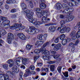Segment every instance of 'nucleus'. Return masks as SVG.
<instances>
[{
	"label": "nucleus",
	"instance_id": "49",
	"mask_svg": "<svg viewBox=\"0 0 80 80\" xmlns=\"http://www.w3.org/2000/svg\"><path fill=\"white\" fill-rule=\"evenodd\" d=\"M1 19H2V21H5L7 20V18L5 17H2L1 18Z\"/></svg>",
	"mask_w": 80,
	"mask_h": 80
},
{
	"label": "nucleus",
	"instance_id": "35",
	"mask_svg": "<svg viewBox=\"0 0 80 80\" xmlns=\"http://www.w3.org/2000/svg\"><path fill=\"white\" fill-rule=\"evenodd\" d=\"M65 38V35L64 34L60 35V36H59V39L61 40H62L63 39Z\"/></svg>",
	"mask_w": 80,
	"mask_h": 80
},
{
	"label": "nucleus",
	"instance_id": "18",
	"mask_svg": "<svg viewBox=\"0 0 80 80\" xmlns=\"http://www.w3.org/2000/svg\"><path fill=\"white\" fill-rule=\"evenodd\" d=\"M29 73H30V70L29 69H26L25 70V73H24V75H23V77H26L28 76L29 75Z\"/></svg>",
	"mask_w": 80,
	"mask_h": 80
},
{
	"label": "nucleus",
	"instance_id": "19",
	"mask_svg": "<svg viewBox=\"0 0 80 80\" xmlns=\"http://www.w3.org/2000/svg\"><path fill=\"white\" fill-rule=\"evenodd\" d=\"M33 24V25H36L37 26H39L40 25L42 24V23L40 21H36V22H30Z\"/></svg>",
	"mask_w": 80,
	"mask_h": 80
},
{
	"label": "nucleus",
	"instance_id": "10",
	"mask_svg": "<svg viewBox=\"0 0 80 80\" xmlns=\"http://www.w3.org/2000/svg\"><path fill=\"white\" fill-rule=\"evenodd\" d=\"M23 11L26 13V17L27 18H32V15H33V12H30L29 10L28 9Z\"/></svg>",
	"mask_w": 80,
	"mask_h": 80
},
{
	"label": "nucleus",
	"instance_id": "60",
	"mask_svg": "<svg viewBox=\"0 0 80 80\" xmlns=\"http://www.w3.org/2000/svg\"><path fill=\"white\" fill-rule=\"evenodd\" d=\"M46 27H48L52 25V23H49L48 24H46L44 25Z\"/></svg>",
	"mask_w": 80,
	"mask_h": 80
},
{
	"label": "nucleus",
	"instance_id": "27",
	"mask_svg": "<svg viewBox=\"0 0 80 80\" xmlns=\"http://www.w3.org/2000/svg\"><path fill=\"white\" fill-rule=\"evenodd\" d=\"M6 2H7L8 4H10L15 3V2H16V1H15V0H7Z\"/></svg>",
	"mask_w": 80,
	"mask_h": 80
},
{
	"label": "nucleus",
	"instance_id": "58",
	"mask_svg": "<svg viewBox=\"0 0 80 80\" xmlns=\"http://www.w3.org/2000/svg\"><path fill=\"white\" fill-rule=\"evenodd\" d=\"M38 51H48L47 50H45V48H41L40 49H39V50H38Z\"/></svg>",
	"mask_w": 80,
	"mask_h": 80
},
{
	"label": "nucleus",
	"instance_id": "22",
	"mask_svg": "<svg viewBox=\"0 0 80 80\" xmlns=\"http://www.w3.org/2000/svg\"><path fill=\"white\" fill-rule=\"evenodd\" d=\"M55 68V66L54 64H53L50 65L49 67V70L52 72H54V69Z\"/></svg>",
	"mask_w": 80,
	"mask_h": 80
},
{
	"label": "nucleus",
	"instance_id": "43",
	"mask_svg": "<svg viewBox=\"0 0 80 80\" xmlns=\"http://www.w3.org/2000/svg\"><path fill=\"white\" fill-rule=\"evenodd\" d=\"M29 6H30L31 8H33V4H32V1H29Z\"/></svg>",
	"mask_w": 80,
	"mask_h": 80
},
{
	"label": "nucleus",
	"instance_id": "28",
	"mask_svg": "<svg viewBox=\"0 0 80 80\" xmlns=\"http://www.w3.org/2000/svg\"><path fill=\"white\" fill-rule=\"evenodd\" d=\"M28 21L30 22H38L37 21V19H32V17H28Z\"/></svg>",
	"mask_w": 80,
	"mask_h": 80
},
{
	"label": "nucleus",
	"instance_id": "17",
	"mask_svg": "<svg viewBox=\"0 0 80 80\" xmlns=\"http://www.w3.org/2000/svg\"><path fill=\"white\" fill-rule=\"evenodd\" d=\"M27 32H29L30 33H32V34H34L38 33V32H39V30L38 29H36L35 30H28V31H27Z\"/></svg>",
	"mask_w": 80,
	"mask_h": 80
},
{
	"label": "nucleus",
	"instance_id": "46",
	"mask_svg": "<svg viewBox=\"0 0 80 80\" xmlns=\"http://www.w3.org/2000/svg\"><path fill=\"white\" fill-rule=\"evenodd\" d=\"M59 57V54H56L55 55H54V56H53V58L54 59H56Z\"/></svg>",
	"mask_w": 80,
	"mask_h": 80
},
{
	"label": "nucleus",
	"instance_id": "38",
	"mask_svg": "<svg viewBox=\"0 0 80 80\" xmlns=\"http://www.w3.org/2000/svg\"><path fill=\"white\" fill-rule=\"evenodd\" d=\"M42 71H44L46 72H48V68H42Z\"/></svg>",
	"mask_w": 80,
	"mask_h": 80
},
{
	"label": "nucleus",
	"instance_id": "56",
	"mask_svg": "<svg viewBox=\"0 0 80 80\" xmlns=\"http://www.w3.org/2000/svg\"><path fill=\"white\" fill-rule=\"evenodd\" d=\"M17 14H14L12 15V18H17Z\"/></svg>",
	"mask_w": 80,
	"mask_h": 80
},
{
	"label": "nucleus",
	"instance_id": "55",
	"mask_svg": "<svg viewBox=\"0 0 80 80\" xmlns=\"http://www.w3.org/2000/svg\"><path fill=\"white\" fill-rule=\"evenodd\" d=\"M43 59H44L45 60H48V57L46 56H43Z\"/></svg>",
	"mask_w": 80,
	"mask_h": 80
},
{
	"label": "nucleus",
	"instance_id": "50",
	"mask_svg": "<svg viewBox=\"0 0 80 80\" xmlns=\"http://www.w3.org/2000/svg\"><path fill=\"white\" fill-rule=\"evenodd\" d=\"M29 69H30L32 70H34V66L33 65L30 66V67H29Z\"/></svg>",
	"mask_w": 80,
	"mask_h": 80
},
{
	"label": "nucleus",
	"instance_id": "15",
	"mask_svg": "<svg viewBox=\"0 0 80 80\" xmlns=\"http://www.w3.org/2000/svg\"><path fill=\"white\" fill-rule=\"evenodd\" d=\"M74 18V17L73 16L69 15L67 16V19H66V22H68L73 20V18Z\"/></svg>",
	"mask_w": 80,
	"mask_h": 80
},
{
	"label": "nucleus",
	"instance_id": "16",
	"mask_svg": "<svg viewBox=\"0 0 80 80\" xmlns=\"http://www.w3.org/2000/svg\"><path fill=\"white\" fill-rule=\"evenodd\" d=\"M24 59H27L26 58H22L21 57H19L18 58H16L13 59V60L15 62H18V63H20V60H23Z\"/></svg>",
	"mask_w": 80,
	"mask_h": 80
},
{
	"label": "nucleus",
	"instance_id": "57",
	"mask_svg": "<svg viewBox=\"0 0 80 80\" xmlns=\"http://www.w3.org/2000/svg\"><path fill=\"white\" fill-rule=\"evenodd\" d=\"M60 23L61 24L63 25L65 23V21L63 20H62L60 21Z\"/></svg>",
	"mask_w": 80,
	"mask_h": 80
},
{
	"label": "nucleus",
	"instance_id": "44",
	"mask_svg": "<svg viewBox=\"0 0 80 80\" xmlns=\"http://www.w3.org/2000/svg\"><path fill=\"white\" fill-rule=\"evenodd\" d=\"M19 76H20L19 80H22V72H20L19 73Z\"/></svg>",
	"mask_w": 80,
	"mask_h": 80
},
{
	"label": "nucleus",
	"instance_id": "9",
	"mask_svg": "<svg viewBox=\"0 0 80 80\" xmlns=\"http://www.w3.org/2000/svg\"><path fill=\"white\" fill-rule=\"evenodd\" d=\"M14 38V36H13V35L11 33H9L8 34V43H11L12 40Z\"/></svg>",
	"mask_w": 80,
	"mask_h": 80
},
{
	"label": "nucleus",
	"instance_id": "47",
	"mask_svg": "<svg viewBox=\"0 0 80 80\" xmlns=\"http://www.w3.org/2000/svg\"><path fill=\"white\" fill-rule=\"evenodd\" d=\"M35 11L37 12H41V10H40L39 8H37L35 9Z\"/></svg>",
	"mask_w": 80,
	"mask_h": 80
},
{
	"label": "nucleus",
	"instance_id": "2",
	"mask_svg": "<svg viewBox=\"0 0 80 80\" xmlns=\"http://www.w3.org/2000/svg\"><path fill=\"white\" fill-rule=\"evenodd\" d=\"M69 36L72 38L73 40H75L76 38H79L80 37V31L78 32L77 33H76L75 31H73L69 34Z\"/></svg>",
	"mask_w": 80,
	"mask_h": 80
},
{
	"label": "nucleus",
	"instance_id": "31",
	"mask_svg": "<svg viewBox=\"0 0 80 80\" xmlns=\"http://www.w3.org/2000/svg\"><path fill=\"white\" fill-rule=\"evenodd\" d=\"M8 65L7 64L2 65V68L6 70H8Z\"/></svg>",
	"mask_w": 80,
	"mask_h": 80
},
{
	"label": "nucleus",
	"instance_id": "23",
	"mask_svg": "<svg viewBox=\"0 0 80 80\" xmlns=\"http://www.w3.org/2000/svg\"><path fill=\"white\" fill-rule=\"evenodd\" d=\"M62 6V4L59 3H56V8L57 10H59L60 9H61V6Z\"/></svg>",
	"mask_w": 80,
	"mask_h": 80
},
{
	"label": "nucleus",
	"instance_id": "42",
	"mask_svg": "<svg viewBox=\"0 0 80 80\" xmlns=\"http://www.w3.org/2000/svg\"><path fill=\"white\" fill-rule=\"evenodd\" d=\"M29 28L30 29V31H34L36 30H38L35 28L33 26H31L30 28Z\"/></svg>",
	"mask_w": 80,
	"mask_h": 80
},
{
	"label": "nucleus",
	"instance_id": "25",
	"mask_svg": "<svg viewBox=\"0 0 80 80\" xmlns=\"http://www.w3.org/2000/svg\"><path fill=\"white\" fill-rule=\"evenodd\" d=\"M21 7H22V10H23V11H25V10H28V9H26V4H25V3H21Z\"/></svg>",
	"mask_w": 80,
	"mask_h": 80
},
{
	"label": "nucleus",
	"instance_id": "62",
	"mask_svg": "<svg viewBox=\"0 0 80 80\" xmlns=\"http://www.w3.org/2000/svg\"><path fill=\"white\" fill-rule=\"evenodd\" d=\"M2 32H6V31L4 29H0V33Z\"/></svg>",
	"mask_w": 80,
	"mask_h": 80
},
{
	"label": "nucleus",
	"instance_id": "11",
	"mask_svg": "<svg viewBox=\"0 0 80 80\" xmlns=\"http://www.w3.org/2000/svg\"><path fill=\"white\" fill-rule=\"evenodd\" d=\"M17 36L18 37H19L20 39L23 40H26V37H25V36L23 35V34H22V33H20L18 34H17Z\"/></svg>",
	"mask_w": 80,
	"mask_h": 80
},
{
	"label": "nucleus",
	"instance_id": "36",
	"mask_svg": "<svg viewBox=\"0 0 80 80\" xmlns=\"http://www.w3.org/2000/svg\"><path fill=\"white\" fill-rule=\"evenodd\" d=\"M39 57V56H35L33 57V62H34V63L36 62V61H37V60L38 58Z\"/></svg>",
	"mask_w": 80,
	"mask_h": 80
},
{
	"label": "nucleus",
	"instance_id": "30",
	"mask_svg": "<svg viewBox=\"0 0 80 80\" xmlns=\"http://www.w3.org/2000/svg\"><path fill=\"white\" fill-rule=\"evenodd\" d=\"M32 48V45H30V44L27 45L26 46V49H27V50H31V49Z\"/></svg>",
	"mask_w": 80,
	"mask_h": 80
},
{
	"label": "nucleus",
	"instance_id": "39",
	"mask_svg": "<svg viewBox=\"0 0 80 80\" xmlns=\"http://www.w3.org/2000/svg\"><path fill=\"white\" fill-rule=\"evenodd\" d=\"M63 73V75H64V77H68V72H62Z\"/></svg>",
	"mask_w": 80,
	"mask_h": 80
},
{
	"label": "nucleus",
	"instance_id": "63",
	"mask_svg": "<svg viewBox=\"0 0 80 80\" xmlns=\"http://www.w3.org/2000/svg\"><path fill=\"white\" fill-rule=\"evenodd\" d=\"M62 79H63V80H68V78L64 77L62 75Z\"/></svg>",
	"mask_w": 80,
	"mask_h": 80
},
{
	"label": "nucleus",
	"instance_id": "14",
	"mask_svg": "<svg viewBox=\"0 0 80 80\" xmlns=\"http://www.w3.org/2000/svg\"><path fill=\"white\" fill-rule=\"evenodd\" d=\"M49 20V18H47V17H43L42 18V22H43V23H47Z\"/></svg>",
	"mask_w": 80,
	"mask_h": 80
},
{
	"label": "nucleus",
	"instance_id": "37",
	"mask_svg": "<svg viewBox=\"0 0 80 80\" xmlns=\"http://www.w3.org/2000/svg\"><path fill=\"white\" fill-rule=\"evenodd\" d=\"M43 14L45 15V16H48L49 12L47 10H46L45 11H43Z\"/></svg>",
	"mask_w": 80,
	"mask_h": 80
},
{
	"label": "nucleus",
	"instance_id": "21",
	"mask_svg": "<svg viewBox=\"0 0 80 80\" xmlns=\"http://www.w3.org/2000/svg\"><path fill=\"white\" fill-rule=\"evenodd\" d=\"M12 71L15 72V73H18V67H17L16 66H14V67H12Z\"/></svg>",
	"mask_w": 80,
	"mask_h": 80
},
{
	"label": "nucleus",
	"instance_id": "3",
	"mask_svg": "<svg viewBox=\"0 0 80 80\" xmlns=\"http://www.w3.org/2000/svg\"><path fill=\"white\" fill-rule=\"evenodd\" d=\"M57 31H59L60 33H62L64 32V31H66V32H68L69 31H70V28L69 27H66L65 26H61L60 28H58L57 29Z\"/></svg>",
	"mask_w": 80,
	"mask_h": 80
},
{
	"label": "nucleus",
	"instance_id": "61",
	"mask_svg": "<svg viewBox=\"0 0 80 80\" xmlns=\"http://www.w3.org/2000/svg\"><path fill=\"white\" fill-rule=\"evenodd\" d=\"M64 18V16L62 14H60L59 15V18L60 19H63Z\"/></svg>",
	"mask_w": 80,
	"mask_h": 80
},
{
	"label": "nucleus",
	"instance_id": "33",
	"mask_svg": "<svg viewBox=\"0 0 80 80\" xmlns=\"http://www.w3.org/2000/svg\"><path fill=\"white\" fill-rule=\"evenodd\" d=\"M36 15L38 18H41L42 17V13L40 12H36Z\"/></svg>",
	"mask_w": 80,
	"mask_h": 80
},
{
	"label": "nucleus",
	"instance_id": "53",
	"mask_svg": "<svg viewBox=\"0 0 80 80\" xmlns=\"http://www.w3.org/2000/svg\"><path fill=\"white\" fill-rule=\"evenodd\" d=\"M62 40V41H66L67 42H69L70 41V38H68L67 39H63V40Z\"/></svg>",
	"mask_w": 80,
	"mask_h": 80
},
{
	"label": "nucleus",
	"instance_id": "40",
	"mask_svg": "<svg viewBox=\"0 0 80 80\" xmlns=\"http://www.w3.org/2000/svg\"><path fill=\"white\" fill-rule=\"evenodd\" d=\"M62 68V67L61 66H59L58 67V68H57V70H58V73L61 72V69Z\"/></svg>",
	"mask_w": 80,
	"mask_h": 80
},
{
	"label": "nucleus",
	"instance_id": "34",
	"mask_svg": "<svg viewBox=\"0 0 80 80\" xmlns=\"http://www.w3.org/2000/svg\"><path fill=\"white\" fill-rule=\"evenodd\" d=\"M50 54L49 52H48V50H45V51H43V54L46 56L49 55Z\"/></svg>",
	"mask_w": 80,
	"mask_h": 80
},
{
	"label": "nucleus",
	"instance_id": "29",
	"mask_svg": "<svg viewBox=\"0 0 80 80\" xmlns=\"http://www.w3.org/2000/svg\"><path fill=\"white\" fill-rule=\"evenodd\" d=\"M40 8L42 9H44L46 8V5L43 3H41L39 5Z\"/></svg>",
	"mask_w": 80,
	"mask_h": 80
},
{
	"label": "nucleus",
	"instance_id": "64",
	"mask_svg": "<svg viewBox=\"0 0 80 80\" xmlns=\"http://www.w3.org/2000/svg\"><path fill=\"white\" fill-rule=\"evenodd\" d=\"M42 65V62L38 63V66L39 67H41Z\"/></svg>",
	"mask_w": 80,
	"mask_h": 80
},
{
	"label": "nucleus",
	"instance_id": "12",
	"mask_svg": "<svg viewBox=\"0 0 80 80\" xmlns=\"http://www.w3.org/2000/svg\"><path fill=\"white\" fill-rule=\"evenodd\" d=\"M46 37H47V34H44V36L42 35H38L37 36V38H38V39L40 40L46 39Z\"/></svg>",
	"mask_w": 80,
	"mask_h": 80
},
{
	"label": "nucleus",
	"instance_id": "4",
	"mask_svg": "<svg viewBox=\"0 0 80 80\" xmlns=\"http://www.w3.org/2000/svg\"><path fill=\"white\" fill-rule=\"evenodd\" d=\"M63 7L65 9H64V11H63V13L64 12L66 13H68L69 12H73L74 10L73 8H68V7L66 4H63Z\"/></svg>",
	"mask_w": 80,
	"mask_h": 80
},
{
	"label": "nucleus",
	"instance_id": "45",
	"mask_svg": "<svg viewBox=\"0 0 80 80\" xmlns=\"http://www.w3.org/2000/svg\"><path fill=\"white\" fill-rule=\"evenodd\" d=\"M16 11L17 10H16V9H12L11 10V11H10V12H11V13H14L16 12Z\"/></svg>",
	"mask_w": 80,
	"mask_h": 80
},
{
	"label": "nucleus",
	"instance_id": "24",
	"mask_svg": "<svg viewBox=\"0 0 80 80\" xmlns=\"http://www.w3.org/2000/svg\"><path fill=\"white\" fill-rule=\"evenodd\" d=\"M22 60V63L24 65L28 63L29 59H24L23 60Z\"/></svg>",
	"mask_w": 80,
	"mask_h": 80
},
{
	"label": "nucleus",
	"instance_id": "8",
	"mask_svg": "<svg viewBox=\"0 0 80 80\" xmlns=\"http://www.w3.org/2000/svg\"><path fill=\"white\" fill-rule=\"evenodd\" d=\"M72 1L71 3H69V6L70 7H73V6H78V4L80 3V0H75V2L73 0H70Z\"/></svg>",
	"mask_w": 80,
	"mask_h": 80
},
{
	"label": "nucleus",
	"instance_id": "5",
	"mask_svg": "<svg viewBox=\"0 0 80 80\" xmlns=\"http://www.w3.org/2000/svg\"><path fill=\"white\" fill-rule=\"evenodd\" d=\"M51 47H53V50L58 51L61 48V44H55L54 43H52L51 45Z\"/></svg>",
	"mask_w": 80,
	"mask_h": 80
},
{
	"label": "nucleus",
	"instance_id": "20",
	"mask_svg": "<svg viewBox=\"0 0 80 80\" xmlns=\"http://www.w3.org/2000/svg\"><path fill=\"white\" fill-rule=\"evenodd\" d=\"M56 29V28L54 26H52L51 27L48 28V31L50 32H54L55 31V30Z\"/></svg>",
	"mask_w": 80,
	"mask_h": 80
},
{
	"label": "nucleus",
	"instance_id": "59",
	"mask_svg": "<svg viewBox=\"0 0 80 80\" xmlns=\"http://www.w3.org/2000/svg\"><path fill=\"white\" fill-rule=\"evenodd\" d=\"M13 46L16 47L17 46H18V43L15 42H13Z\"/></svg>",
	"mask_w": 80,
	"mask_h": 80
},
{
	"label": "nucleus",
	"instance_id": "54",
	"mask_svg": "<svg viewBox=\"0 0 80 80\" xmlns=\"http://www.w3.org/2000/svg\"><path fill=\"white\" fill-rule=\"evenodd\" d=\"M54 42L55 43H58V37L55 38V39L54 40Z\"/></svg>",
	"mask_w": 80,
	"mask_h": 80
},
{
	"label": "nucleus",
	"instance_id": "1",
	"mask_svg": "<svg viewBox=\"0 0 80 80\" xmlns=\"http://www.w3.org/2000/svg\"><path fill=\"white\" fill-rule=\"evenodd\" d=\"M11 28H12V29H15V30L18 31L23 30L25 28V26H22L21 24H18L15 23L13 24L12 26L11 27Z\"/></svg>",
	"mask_w": 80,
	"mask_h": 80
},
{
	"label": "nucleus",
	"instance_id": "32",
	"mask_svg": "<svg viewBox=\"0 0 80 80\" xmlns=\"http://www.w3.org/2000/svg\"><path fill=\"white\" fill-rule=\"evenodd\" d=\"M42 43H43V41H37V43H36V44H35V45H38V46H39L40 45L42 44Z\"/></svg>",
	"mask_w": 80,
	"mask_h": 80
},
{
	"label": "nucleus",
	"instance_id": "26",
	"mask_svg": "<svg viewBox=\"0 0 80 80\" xmlns=\"http://www.w3.org/2000/svg\"><path fill=\"white\" fill-rule=\"evenodd\" d=\"M9 23H10V21L9 20L7 21V24L4 25V27L6 29L9 28L10 27V25H9Z\"/></svg>",
	"mask_w": 80,
	"mask_h": 80
},
{
	"label": "nucleus",
	"instance_id": "6",
	"mask_svg": "<svg viewBox=\"0 0 80 80\" xmlns=\"http://www.w3.org/2000/svg\"><path fill=\"white\" fill-rule=\"evenodd\" d=\"M18 61L16 62L14 61V60H12V59H10L8 60L7 62H6V63L10 64L9 65V67H12L13 66V65H14V63H17V65L18 66Z\"/></svg>",
	"mask_w": 80,
	"mask_h": 80
},
{
	"label": "nucleus",
	"instance_id": "41",
	"mask_svg": "<svg viewBox=\"0 0 80 80\" xmlns=\"http://www.w3.org/2000/svg\"><path fill=\"white\" fill-rule=\"evenodd\" d=\"M69 42L66 41L65 40L62 41V45L63 46L65 45H66V43H67V42Z\"/></svg>",
	"mask_w": 80,
	"mask_h": 80
},
{
	"label": "nucleus",
	"instance_id": "7",
	"mask_svg": "<svg viewBox=\"0 0 80 80\" xmlns=\"http://www.w3.org/2000/svg\"><path fill=\"white\" fill-rule=\"evenodd\" d=\"M0 80H9V77L0 71Z\"/></svg>",
	"mask_w": 80,
	"mask_h": 80
},
{
	"label": "nucleus",
	"instance_id": "13",
	"mask_svg": "<svg viewBox=\"0 0 80 80\" xmlns=\"http://www.w3.org/2000/svg\"><path fill=\"white\" fill-rule=\"evenodd\" d=\"M79 42V40L78 39L76 40V41H75V43H74V44L73 43L70 42V43H69V47H74L73 46H75L76 45H78V43Z\"/></svg>",
	"mask_w": 80,
	"mask_h": 80
},
{
	"label": "nucleus",
	"instance_id": "48",
	"mask_svg": "<svg viewBox=\"0 0 80 80\" xmlns=\"http://www.w3.org/2000/svg\"><path fill=\"white\" fill-rule=\"evenodd\" d=\"M43 51H39L38 49H36L35 50H34V52L35 53H38L40 52H42Z\"/></svg>",
	"mask_w": 80,
	"mask_h": 80
},
{
	"label": "nucleus",
	"instance_id": "51",
	"mask_svg": "<svg viewBox=\"0 0 80 80\" xmlns=\"http://www.w3.org/2000/svg\"><path fill=\"white\" fill-rule=\"evenodd\" d=\"M76 27L79 28V30H80V22H78L77 23V25H76Z\"/></svg>",
	"mask_w": 80,
	"mask_h": 80
},
{
	"label": "nucleus",
	"instance_id": "52",
	"mask_svg": "<svg viewBox=\"0 0 80 80\" xmlns=\"http://www.w3.org/2000/svg\"><path fill=\"white\" fill-rule=\"evenodd\" d=\"M55 53H56V51H51L50 53V54H51V55H54V54H55Z\"/></svg>",
	"mask_w": 80,
	"mask_h": 80
}]
</instances>
